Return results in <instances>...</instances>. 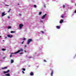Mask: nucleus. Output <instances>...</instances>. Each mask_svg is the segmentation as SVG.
Instances as JSON below:
<instances>
[{"label":"nucleus","mask_w":76,"mask_h":76,"mask_svg":"<svg viewBox=\"0 0 76 76\" xmlns=\"http://www.w3.org/2000/svg\"><path fill=\"white\" fill-rule=\"evenodd\" d=\"M20 51H22V52H23V49H21L20 50H18L17 52H16L15 53H11V54H17L18 53H20Z\"/></svg>","instance_id":"1"},{"label":"nucleus","mask_w":76,"mask_h":76,"mask_svg":"<svg viewBox=\"0 0 76 76\" xmlns=\"http://www.w3.org/2000/svg\"><path fill=\"white\" fill-rule=\"evenodd\" d=\"M32 41H33V40H32V39H28L27 40V44L28 45H29V44H30V42H32Z\"/></svg>","instance_id":"2"},{"label":"nucleus","mask_w":76,"mask_h":76,"mask_svg":"<svg viewBox=\"0 0 76 76\" xmlns=\"http://www.w3.org/2000/svg\"><path fill=\"white\" fill-rule=\"evenodd\" d=\"M23 25L22 24H20L19 25V28L20 29H22V27H23Z\"/></svg>","instance_id":"3"},{"label":"nucleus","mask_w":76,"mask_h":76,"mask_svg":"<svg viewBox=\"0 0 76 76\" xmlns=\"http://www.w3.org/2000/svg\"><path fill=\"white\" fill-rule=\"evenodd\" d=\"M47 15V14H45V15H44L42 17V19H43L44 18H45V16Z\"/></svg>","instance_id":"4"},{"label":"nucleus","mask_w":76,"mask_h":76,"mask_svg":"<svg viewBox=\"0 0 76 76\" xmlns=\"http://www.w3.org/2000/svg\"><path fill=\"white\" fill-rule=\"evenodd\" d=\"M5 12H3L2 14V16L3 17L4 16H5V15H6V14H5Z\"/></svg>","instance_id":"5"},{"label":"nucleus","mask_w":76,"mask_h":76,"mask_svg":"<svg viewBox=\"0 0 76 76\" xmlns=\"http://www.w3.org/2000/svg\"><path fill=\"white\" fill-rule=\"evenodd\" d=\"M7 36L8 38H12L13 37V36L12 35H8Z\"/></svg>","instance_id":"6"},{"label":"nucleus","mask_w":76,"mask_h":76,"mask_svg":"<svg viewBox=\"0 0 76 76\" xmlns=\"http://www.w3.org/2000/svg\"><path fill=\"white\" fill-rule=\"evenodd\" d=\"M63 21H64L63 20V19L61 20L60 22V23H63Z\"/></svg>","instance_id":"7"},{"label":"nucleus","mask_w":76,"mask_h":76,"mask_svg":"<svg viewBox=\"0 0 76 76\" xmlns=\"http://www.w3.org/2000/svg\"><path fill=\"white\" fill-rule=\"evenodd\" d=\"M30 75L31 76H34V73L33 72H31L30 73Z\"/></svg>","instance_id":"8"},{"label":"nucleus","mask_w":76,"mask_h":76,"mask_svg":"<svg viewBox=\"0 0 76 76\" xmlns=\"http://www.w3.org/2000/svg\"><path fill=\"white\" fill-rule=\"evenodd\" d=\"M54 73V71H52L51 72V76H53V73Z\"/></svg>","instance_id":"9"},{"label":"nucleus","mask_w":76,"mask_h":76,"mask_svg":"<svg viewBox=\"0 0 76 76\" xmlns=\"http://www.w3.org/2000/svg\"><path fill=\"white\" fill-rule=\"evenodd\" d=\"M11 63H13L14 62V61H13V59H11Z\"/></svg>","instance_id":"10"},{"label":"nucleus","mask_w":76,"mask_h":76,"mask_svg":"<svg viewBox=\"0 0 76 76\" xmlns=\"http://www.w3.org/2000/svg\"><path fill=\"white\" fill-rule=\"evenodd\" d=\"M5 75L6 76H10V74L8 73V74H5Z\"/></svg>","instance_id":"11"},{"label":"nucleus","mask_w":76,"mask_h":76,"mask_svg":"<svg viewBox=\"0 0 76 76\" xmlns=\"http://www.w3.org/2000/svg\"><path fill=\"white\" fill-rule=\"evenodd\" d=\"M57 29H60V26H57Z\"/></svg>","instance_id":"12"},{"label":"nucleus","mask_w":76,"mask_h":76,"mask_svg":"<svg viewBox=\"0 0 76 76\" xmlns=\"http://www.w3.org/2000/svg\"><path fill=\"white\" fill-rule=\"evenodd\" d=\"M62 7L63 8H65L66 7V6H65V5H63L62 6Z\"/></svg>","instance_id":"13"},{"label":"nucleus","mask_w":76,"mask_h":76,"mask_svg":"<svg viewBox=\"0 0 76 76\" xmlns=\"http://www.w3.org/2000/svg\"><path fill=\"white\" fill-rule=\"evenodd\" d=\"M11 33H15V31H11Z\"/></svg>","instance_id":"14"},{"label":"nucleus","mask_w":76,"mask_h":76,"mask_svg":"<svg viewBox=\"0 0 76 76\" xmlns=\"http://www.w3.org/2000/svg\"><path fill=\"white\" fill-rule=\"evenodd\" d=\"M7 69V67H4V68H2V69Z\"/></svg>","instance_id":"15"},{"label":"nucleus","mask_w":76,"mask_h":76,"mask_svg":"<svg viewBox=\"0 0 76 76\" xmlns=\"http://www.w3.org/2000/svg\"><path fill=\"white\" fill-rule=\"evenodd\" d=\"M41 14H42V12H39V15H41Z\"/></svg>","instance_id":"16"},{"label":"nucleus","mask_w":76,"mask_h":76,"mask_svg":"<svg viewBox=\"0 0 76 76\" xmlns=\"http://www.w3.org/2000/svg\"><path fill=\"white\" fill-rule=\"evenodd\" d=\"M12 28V26H8V29H10Z\"/></svg>","instance_id":"17"},{"label":"nucleus","mask_w":76,"mask_h":76,"mask_svg":"<svg viewBox=\"0 0 76 76\" xmlns=\"http://www.w3.org/2000/svg\"><path fill=\"white\" fill-rule=\"evenodd\" d=\"M10 72V70H8L7 71V73H9Z\"/></svg>","instance_id":"18"},{"label":"nucleus","mask_w":76,"mask_h":76,"mask_svg":"<svg viewBox=\"0 0 76 76\" xmlns=\"http://www.w3.org/2000/svg\"><path fill=\"white\" fill-rule=\"evenodd\" d=\"M4 73L5 74H6V73H7V71H6V72L4 71Z\"/></svg>","instance_id":"19"},{"label":"nucleus","mask_w":76,"mask_h":76,"mask_svg":"<svg viewBox=\"0 0 76 76\" xmlns=\"http://www.w3.org/2000/svg\"><path fill=\"white\" fill-rule=\"evenodd\" d=\"M2 51H5V50H5V49L3 48L2 49Z\"/></svg>","instance_id":"20"},{"label":"nucleus","mask_w":76,"mask_h":76,"mask_svg":"<svg viewBox=\"0 0 76 76\" xmlns=\"http://www.w3.org/2000/svg\"><path fill=\"white\" fill-rule=\"evenodd\" d=\"M23 41H25V40H26V39L25 38H23Z\"/></svg>","instance_id":"21"},{"label":"nucleus","mask_w":76,"mask_h":76,"mask_svg":"<svg viewBox=\"0 0 76 76\" xmlns=\"http://www.w3.org/2000/svg\"><path fill=\"white\" fill-rule=\"evenodd\" d=\"M34 7H37V5H34Z\"/></svg>","instance_id":"22"},{"label":"nucleus","mask_w":76,"mask_h":76,"mask_svg":"<svg viewBox=\"0 0 76 76\" xmlns=\"http://www.w3.org/2000/svg\"><path fill=\"white\" fill-rule=\"evenodd\" d=\"M23 71H25V68H23Z\"/></svg>","instance_id":"23"},{"label":"nucleus","mask_w":76,"mask_h":76,"mask_svg":"<svg viewBox=\"0 0 76 76\" xmlns=\"http://www.w3.org/2000/svg\"><path fill=\"white\" fill-rule=\"evenodd\" d=\"M12 57V55L11 54L10 56V57Z\"/></svg>","instance_id":"24"},{"label":"nucleus","mask_w":76,"mask_h":76,"mask_svg":"<svg viewBox=\"0 0 76 76\" xmlns=\"http://www.w3.org/2000/svg\"><path fill=\"white\" fill-rule=\"evenodd\" d=\"M24 42V41H23V42L21 43L22 44H23Z\"/></svg>","instance_id":"25"},{"label":"nucleus","mask_w":76,"mask_h":76,"mask_svg":"<svg viewBox=\"0 0 76 76\" xmlns=\"http://www.w3.org/2000/svg\"><path fill=\"white\" fill-rule=\"evenodd\" d=\"M32 58V56H30L29 57V58Z\"/></svg>","instance_id":"26"},{"label":"nucleus","mask_w":76,"mask_h":76,"mask_svg":"<svg viewBox=\"0 0 76 76\" xmlns=\"http://www.w3.org/2000/svg\"><path fill=\"white\" fill-rule=\"evenodd\" d=\"M22 72L24 74H25V72H24V71H22Z\"/></svg>","instance_id":"27"},{"label":"nucleus","mask_w":76,"mask_h":76,"mask_svg":"<svg viewBox=\"0 0 76 76\" xmlns=\"http://www.w3.org/2000/svg\"><path fill=\"white\" fill-rule=\"evenodd\" d=\"M44 61H45V62H47V61H46V60H44Z\"/></svg>","instance_id":"28"},{"label":"nucleus","mask_w":76,"mask_h":76,"mask_svg":"<svg viewBox=\"0 0 76 76\" xmlns=\"http://www.w3.org/2000/svg\"><path fill=\"white\" fill-rule=\"evenodd\" d=\"M44 7H45V8H46V6H45V5H44Z\"/></svg>","instance_id":"29"},{"label":"nucleus","mask_w":76,"mask_h":76,"mask_svg":"<svg viewBox=\"0 0 76 76\" xmlns=\"http://www.w3.org/2000/svg\"><path fill=\"white\" fill-rule=\"evenodd\" d=\"M5 6H9V5H6V4L5 5Z\"/></svg>","instance_id":"30"},{"label":"nucleus","mask_w":76,"mask_h":76,"mask_svg":"<svg viewBox=\"0 0 76 76\" xmlns=\"http://www.w3.org/2000/svg\"><path fill=\"white\" fill-rule=\"evenodd\" d=\"M6 58L5 57H4L3 58V59H5V58Z\"/></svg>","instance_id":"31"},{"label":"nucleus","mask_w":76,"mask_h":76,"mask_svg":"<svg viewBox=\"0 0 76 76\" xmlns=\"http://www.w3.org/2000/svg\"><path fill=\"white\" fill-rule=\"evenodd\" d=\"M10 10H9V11H8V13H9V12H10Z\"/></svg>","instance_id":"32"},{"label":"nucleus","mask_w":76,"mask_h":76,"mask_svg":"<svg viewBox=\"0 0 76 76\" xmlns=\"http://www.w3.org/2000/svg\"><path fill=\"white\" fill-rule=\"evenodd\" d=\"M41 32H42V34H44V31H41Z\"/></svg>","instance_id":"33"},{"label":"nucleus","mask_w":76,"mask_h":76,"mask_svg":"<svg viewBox=\"0 0 76 76\" xmlns=\"http://www.w3.org/2000/svg\"><path fill=\"white\" fill-rule=\"evenodd\" d=\"M23 54V53H20V54Z\"/></svg>","instance_id":"34"},{"label":"nucleus","mask_w":76,"mask_h":76,"mask_svg":"<svg viewBox=\"0 0 76 76\" xmlns=\"http://www.w3.org/2000/svg\"><path fill=\"white\" fill-rule=\"evenodd\" d=\"M75 13H76V10H75Z\"/></svg>","instance_id":"35"},{"label":"nucleus","mask_w":76,"mask_h":76,"mask_svg":"<svg viewBox=\"0 0 76 76\" xmlns=\"http://www.w3.org/2000/svg\"><path fill=\"white\" fill-rule=\"evenodd\" d=\"M61 18H64V16H61Z\"/></svg>","instance_id":"36"},{"label":"nucleus","mask_w":76,"mask_h":76,"mask_svg":"<svg viewBox=\"0 0 76 76\" xmlns=\"http://www.w3.org/2000/svg\"><path fill=\"white\" fill-rule=\"evenodd\" d=\"M7 37H5V38L6 39H7Z\"/></svg>","instance_id":"37"},{"label":"nucleus","mask_w":76,"mask_h":76,"mask_svg":"<svg viewBox=\"0 0 76 76\" xmlns=\"http://www.w3.org/2000/svg\"><path fill=\"white\" fill-rule=\"evenodd\" d=\"M25 47H27V46H26V45H25Z\"/></svg>","instance_id":"38"},{"label":"nucleus","mask_w":76,"mask_h":76,"mask_svg":"<svg viewBox=\"0 0 76 76\" xmlns=\"http://www.w3.org/2000/svg\"><path fill=\"white\" fill-rule=\"evenodd\" d=\"M8 18H10V16H8Z\"/></svg>","instance_id":"39"},{"label":"nucleus","mask_w":76,"mask_h":76,"mask_svg":"<svg viewBox=\"0 0 76 76\" xmlns=\"http://www.w3.org/2000/svg\"><path fill=\"white\" fill-rule=\"evenodd\" d=\"M19 16H21V14H19Z\"/></svg>","instance_id":"40"},{"label":"nucleus","mask_w":76,"mask_h":76,"mask_svg":"<svg viewBox=\"0 0 76 76\" xmlns=\"http://www.w3.org/2000/svg\"><path fill=\"white\" fill-rule=\"evenodd\" d=\"M41 22H42V23L43 22V21H41Z\"/></svg>","instance_id":"41"},{"label":"nucleus","mask_w":76,"mask_h":76,"mask_svg":"<svg viewBox=\"0 0 76 76\" xmlns=\"http://www.w3.org/2000/svg\"><path fill=\"white\" fill-rule=\"evenodd\" d=\"M75 57H76V54L75 55Z\"/></svg>","instance_id":"42"},{"label":"nucleus","mask_w":76,"mask_h":76,"mask_svg":"<svg viewBox=\"0 0 76 76\" xmlns=\"http://www.w3.org/2000/svg\"><path fill=\"white\" fill-rule=\"evenodd\" d=\"M24 52H26V50H24Z\"/></svg>","instance_id":"43"},{"label":"nucleus","mask_w":76,"mask_h":76,"mask_svg":"<svg viewBox=\"0 0 76 76\" xmlns=\"http://www.w3.org/2000/svg\"><path fill=\"white\" fill-rule=\"evenodd\" d=\"M18 5H19V4H18Z\"/></svg>","instance_id":"44"},{"label":"nucleus","mask_w":76,"mask_h":76,"mask_svg":"<svg viewBox=\"0 0 76 76\" xmlns=\"http://www.w3.org/2000/svg\"><path fill=\"white\" fill-rule=\"evenodd\" d=\"M1 36H0V38H1Z\"/></svg>","instance_id":"45"},{"label":"nucleus","mask_w":76,"mask_h":76,"mask_svg":"<svg viewBox=\"0 0 76 76\" xmlns=\"http://www.w3.org/2000/svg\"><path fill=\"white\" fill-rule=\"evenodd\" d=\"M11 10V9H10V10Z\"/></svg>","instance_id":"46"},{"label":"nucleus","mask_w":76,"mask_h":76,"mask_svg":"<svg viewBox=\"0 0 76 76\" xmlns=\"http://www.w3.org/2000/svg\"><path fill=\"white\" fill-rule=\"evenodd\" d=\"M4 41V40H3V41Z\"/></svg>","instance_id":"47"},{"label":"nucleus","mask_w":76,"mask_h":76,"mask_svg":"<svg viewBox=\"0 0 76 76\" xmlns=\"http://www.w3.org/2000/svg\"><path fill=\"white\" fill-rule=\"evenodd\" d=\"M1 69H0V70H1Z\"/></svg>","instance_id":"48"}]
</instances>
